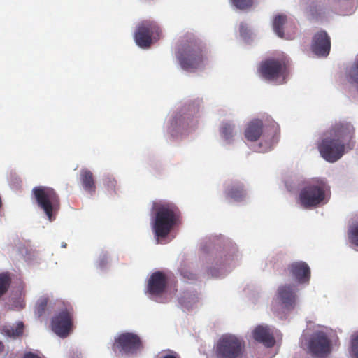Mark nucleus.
Masks as SVG:
<instances>
[{
	"label": "nucleus",
	"mask_w": 358,
	"mask_h": 358,
	"mask_svg": "<svg viewBox=\"0 0 358 358\" xmlns=\"http://www.w3.org/2000/svg\"><path fill=\"white\" fill-rule=\"evenodd\" d=\"M241 255L237 245L230 238L221 237L216 248L200 257L203 274L210 278L226 277L238 264Z\"/></svg>",
	"instance_id": "f257e3e1"
},
{
	"label": "nucleus",
	"mask_w": 358,
	"mask_h": 358,
	"mask_svg": "<svg viewBox=\"0 0 358 358\" xmlns=\"http://www.w3.org/2000/svg\"><path fill=\"white\" fill-rule=\"evenodd\" d=\"M355 130L354 125L349 121L336 122L330 130V136L323 138L318 146L322 158L334 163L340 159L347 150L352 149Z\"/></svg>",
	"instance_id": "f03ea898"
},
{
	"label": "nucleus",
	"mask_w": 358,
	"mask_h": 358,
	"mask_svg": "<svg viewBox=\"0 0 358 358\" xmlns=\"http://www.w3.org/2000/svg\"><path fill=\"white\" fill-rule=\"evenodd\" d=\"M176 62L183 71L196 73L208 64L206 51L202 41L192 33L181 37L174 52Z\"/></svg>",
	"instance_id": "7ed1b4c3"
},
{
	"label": "nucleus",
	"mask_w": 358,
	"mask_h": 358,
	"mask_svg": "<svg viewBox=\"0 0 358 358\" xmlns=\"http://www.w3.org/2000/svg\"><path fill=\"white\" fill-rule=\"evenodd\" d=\"M203 103L201 98L189 99L183 101L173 113L166 125V132L178 140L187 136L197 125L196 115Z\"/></svg>",
	"instance_id": "20e7f679"
},
{
	"label": "nucleus",
	"mask_w": 358,
	"mask_h": 358,
	"mask_svg": "<svg viewBox=\"0 0 358 358\" xmlns=\"http://www.w3.org/2000/svg\"><path fill=\"white\" fill-rule=\"evenodd\" d=\"M151 226L158 244H166L171 241L169 234L180 222V210L170 201H155L152 205Z\"/></svg>",
	"instance_id": "39448f33"
},
{
	"label": "nucleus",
	"mask_w": 358,
	"mask_h": 358,
	"mask_svg": "<svg viewBox=\"0 0 358 358\" xmlns=\"http://www.w3.org/2000/svg\"><path fill=\"white\" fill-rule=\"evenodd\" d=\"M245 138L250 142L259 140L253 147L257 152H266L271 150L279 140V127L270 117L265 116L261 119L250 121L245 130Z\"/></svg>",
	"instance_id": "423d86ee"
},
{
	"label": "nucleus",
	"mask_w": 358,
	"mask_h": 358,
	"mask_svg": "<svg viewBox=\"0 0 358 358\" xmlns=\"http://www.w3.org/2000/svg\"><path fill=\"white\" fill-rule=\"evenodd\" d=\"M329 187L324 178H313L305 182L300 189L297 202L303 208H314L328 202Z\"/></svg>",
	"instance_id": "0eeeda50"
},
{
	"label": "nucleus",
	"mask_w": 358,
	"mask_h": 358,
	"mask_svg": "<svg viewBox=\"0 0 358 358\" xmlns=\"http://www.w3.org/2000/svg\"><path fill=\"white\" fill-rule=\"evenodd\" d=\"M301 339L302 345L313 357H323L331 351L332 343L327 329L316 330L308 336L303 334Z\"/></svg>",
	"instance_id": "6e6552de"
},
{
	"label": "nucleus",
	"mask_w": 358,
	"mask_h": 358,
	"mask_svg": "<svg viewBox=\"0 0 358 358\" xmlns=\"http://www.w3.org/2000/svg\"><path fill=\"white\" fill-rule=\"evenodd\" d=\"M32 194L38 206L43 210L48 220L52 222L59 208V199L55 191L48 187L38 186L32 189Z\"/></svg>",
	"instance_id": "1a4fd4ad"
},
{
	"label": "nucleus",
	"mask_w": 358,
	"mask_h": 358,
	"mask_svg": "<svg viewBox=\"0 0 358 358\" xmlns=\"http://www.w3.org/2000/svg\"><path fill=\"white\" fill-rule=\"evenodd\" d=\"M244 341L233 334L223 335L217 341L215 353L218 358H238L243 352Z\"/></svg>",
	"instance_id": "9d476101"
},
{
	"label": "nucleus",
	"mask_w": 358,
	"mask_h": 358,
	"mask_svg": "<svg viewBox=\"0 0 358 358\" xmlns=\"http://www.w3.org/2000/svg\"><path fill=\"white\" fill-rule=\"evenodd\" d=\"M297 289L294 284H285L278 287L273 298L272 309L277 311L278 308L284 311L290 312L297 305Z\"/></svg>",
	"instance_id": "9b49d317"
},
{
	"label": "nucleus",
	"mask_w": 358,
	"mask_h": 358,
	"mask_svg": "<svg viewBox=\"0 0 358 358\" xmlns=\"http://www.w3.org/2000/svg\"><path fill=\"white\" fill-rule=\"evenodd\" d=\"M262 77L277 85L287 82L288 71L285 64L280 59H269L263 61L259 67Z\"/></svg>",
	"instance_id": "f8f14e48"
},
{
	"label": "nucleus",
	"mask_w": 358,
	"mask_h": 358,
	"mask_svg": "<svg viewBox=\"0 0 358 358\" xmlns=\"http://www.w3.org/2000/svg\"><path fill=\"white\" fill-rule=\"evenodd\" d=\"M141 347V341L137 334L124 332L115 338L113 350L122 356H130L136 354Z\"/></svg>",
	"instance_id": "ddd939ff"
},
{
	"label": "nucleus",
	"mask_w": 358,
	"mask_h": 358,
	"mask_svg": "<svg viewBox=\"0 0 358 358\" xmlns=\"http://www.w3.org/2000/svg\"><path fill=\"white\" fill-rule=\"evenodd\" d=\"M160 29L155 22L143 21L136 27L134 39L136 45L141 48H148L159 38Z\"/></svg>",
	"instance_id": "4468645a"
},
{
	"label": "nucleus",
	"mask_w": 358,
	"mask_h": 358,
	"mask_svg": "<svg viewBox=\"0 0 358 358\" xmlns=\"http://www.w3.org/2000/svg\"><path fill=\"white\" fill-rule=\"evenodd\" d=\"M300 6L312 20L324 22L331 16V10L322 3V0H301Z\"/></svg>",
	"instance_id": "2eb2a0df"
},
{
	"label": "nucleus",
	"mask_w": 358,
	"mask_h": 358,
	"mask_svg": "<svg viewBox=\"0 0 358 358\" xmlns=\"http://www.w3.org/2000/svg\"><path fill=\"white\" fill-rule=\"evenodd\" d=\"M166 285V278L161 271L153 273L148 280L147 292L150 299L158 303H165L164 297Z\"/></svg>",
	"instance_id": "dca6fc26"
},
{
	"label": "nucleus",
	"mask_w": 358,
	"mask_h": 358,
	"mask_svg": "<svg viewBox=\"0 0 358 358\" xmlns=\"http://www.w3.org/2000/svg\"><path fill=\"white\" fill-rule=\"evenodd\" d=\"M51 326L53 332L61 338H66L72 326V313L65 308L56 314L52 319Z\"/></svg>",
	"instance_id": "f3484780"
},
{
	"label": "nucleus",
	"mask_w": 358,
	"mask_h": 358,
	"mask_svg": "<svg viewBox=\"0 0 358 358\" xmlns=\"http://www.w3.org/2000/svg\"><path fill=\"white\" fill-rule=\"evenodd\" d=\"M330 49L331 39L327 31L320 30L313 35L310 50L315 55L326 57L329 55Z\"/></svg>",
	"instance_id": "a211bd4d"
},
{
	"label": "nucleus",
	"mask_w": 358,
	"mask_h": 358,
	"mask_svg": "<svg viewBox=\"0 0 358 358\" xmlns=\"http://www.w3.org/2000/svg\"><path fill=\"white\" fill-rule=\"evenodd\" d=\"M240 129L233 120H224L219 127V134L224 146L233 145L238 137Z\"/></svg>",
	"instance_id": "6ab92c4d"
},
{
	"label": "nucleus",
	"mask_w": 358,
	"mask_h": 358,
	"mask_svg": "<svg viewBox=\"0 0 358 358\" xmlns=\"http://www.w3.org/2000/svg\"><path fill=\"white\" fill-rule=\"evenodd\" d=\"M291 276L298 285H307L310 280V268L303 261L294 262L289 266Z\"/></svg>",
	"instance_id": "aec40b11"
},
{
	"label": "nucleus",
	"mask_w": 358,
	"mask_h": 358,
	"mask_svg": "<svg viewBox=\"0 0 358 358\" xmlns=\"http://www.w3.org/2000/svg\"><path fill=\"white\" fill-rule=\"evenodd\" d=\"M198 302V293L192 287L182 290L178 296V303L183 310H192L196 307Z\"/></svg>",
	"instance_id": "412c9836"
},
{
	"label": "nucleus",
	"mask_w": 358,
	"mask_h": 358,
	"mask_svg": "<svg viewBox=\"0 0 358 358\" xmlns=\"http://www.w3.org/2000/svg\"><path fill=\"white\" fill-rule=\"evenodd\" d=\"M252 335L255 341L262 343L267 348L273 346L275 343L272 329L268 326H257L253 330Z\"/></svg>",
	"instance_id": "4be33fe9"
},
{
	"label": "nucleus",
	"mask_w": 358,
	"mask_h": 358,
	"mask_svg": "<svg viewBox=\"0 0 358 358\" xmlns=\"http://www.w3.org/2000/svg\"><path fill=\"white\" fill-rule=\"evenodd\" d=\"M80 181L83 190L92 196L96 192V183L93 173L86 168H83L80 171Z\"/></svg>",
	"instance_id": "5701e85b"
},
{
	"label": "nucleus",
	"mask_w": 358,
	"mask_h": 358,
	"mask_svg": "<svg viewBox=\"0 0 358 358\" xmlns=\"http://www.w3.org/2000/svg\"><path fill=\"white\" fill-rule=\"evenodd\" d=\"M227 196L234 201H243L247 196L244 185L240 182H234L230 184L225 190Z\"/></svg>",
	"instance_id": "b1692460"
},
{
	"label": "nucleus",
	"mask_w": 358,
	"mask_h": 358,
	"mask_svg": "<svg viewBox=\"0 0 358 358\" xmlns=\"http://www.w3.org/2000/svg\"><path fill=\"white\" fill-rule=\"evenodd\" d=\"M179 265L178 271L182 277V280L186 282H193L196 280L197 274L193 273L190 270V264L188 262L186 256L182 255L179 257Z\"/></svg>",
	"instance_id": "393cba45"
},
{
	"label": "nucleus",
	"mask_w": 358,
	"mask_h": 358,
	"mask_svg": "<svg viewBox=\"0 0 358 358\" xmlns=\"http://www.w3.org/2000/svg\"><path fill=\"white\" fill-rule=\"evenodd\" d=\"M24 324L22 322H18L16 324L6 325L3 327V334L12 338H17L23 334Z\"/></svg>",
	"instance_id": "a878e982"
},
{
	"label": "nucleus",
	"mask_w": 358,
	"mask_h": 358,
	"mask_svg": "<svg viewBox=\"0 0 358 358\" xmlns=\"http://www.w3.org/2000/svg\"><path fill=\"white\" fill-rule=\"evenodd\" d=\"M287 22V16L283 14L276 15L272 22L274 33L280 38H284L283 27Z\"/></svg>",
	"instance_id": "bb28decb"
},
{
	"label": "nucleus",
	"mask_w": 358,
	"mask_h": 358,
	"mask_svg": "<svg viewBox=\"0 0 358 358\" xmlns=\"http://www.w3.org/2000/svg\"><path fill=\"white\" fill-rule=\"evenodd\" d=\"M348 353L350 358H358V331L351 335Z\"/></svg>",
	"instance_id": "cd10ccee"
},
{
	"label": "nucleus",
	"mask_w": 358,
	"mask_h": 358,
	"mask_svg": "<svg viewBox=\"0 0 358 358\" xmlns=\"http://www.w3.org/2000/svg\"><path fill=\"white\" fill-rule=\"evenodd\" d=\"M348 239L352 245L358 247V222L349 226Z\"/></svg>",
	"instance_id": "c85d7f7f"
},
{
	"label": "nucleus",
	"mask_w": 358,
	"mask_h": 358,
	"mask_svg": "<svg viewBox=\"0 0 358 358\" xmlns=\"http://www.w3.org/2000/svg\"><path fill=\"white\" fill-rule=\"evenodd\" d=\"M240 36L245 43H250L252 40V32L245 22H241L239 26Z\"/></svg>",
	"instance_id": "c756f323"
},
{
	"label": "nucleus",
	"mask_w": 358,
	"mask_h": 358,
	"mask_svg": "<svg viewBox=\"0 0 358 358\" xmlns=\"http://www.w3.org/2000/svg\"><path fill=\"white\" fill-rule=\"evenodd\" d=\"M109 262V255L107 252L102 251L97 259L96 267L101 271L107 268Z\"/></svg>",
	"instance_id": "7c9ffc66"
},
{
	"label": "nucleus",
	"mask_w": 358,
	"mask_h": 358,
	"mask_svg": "<svg viewBox=\"0 0 358 358\" xmlns=\"http://www.w3.org/2000/svg\"><path fill=\"white\" fill-rule=\"evenodd\" d=\"M10 279L7 273L0 274V297L3 296L8 289Z\"/></svg>",
	"instance_id": "2f4dec72"
},
{
	"label": "nucleus",
	"mask_w": 358,
	"mask_h": 358,
	"mask_svg": "<svg viewBox=\"0 0 358 358\" xmlns=\"http://www.w3.org/2000/svg\"><path fill=\"white\" fill-rule=\"evenodd\" d=\"M103 182L108 191L115 192L116 187V180L110 174H104L103 176Z\"/></svg>",
	"instance_id": "473e14b6"
},
{
	"label": "nucleus",
	"mask_w": 358,
	"mask_h": 358,
	"mask_svg": "<svg viewBox=\"0 0 358 358\" xmlns=\"http://www.w3.org/2000/svg\"><path fill=\"white\" fill-rule=\"evenodd\" d=\"M232 4L238 9L243 10L253 4V0H231Z\"/></svg>",
	"instance_id": "72a5a7b5"
},
{
	"label": "nucleus",
	"mask_w": 358,
	"mask_h": 358,
	"mask_svg": "<svg viewBox=\"0 0 358 358\" xmlns=\"http://www.w3.org/2000/svg\"><path fill=\"white\" fill-rule=\"evenodd\" d=\"M47 303L48 300L46 298H41L38 299L36 303V313L38 316L42 315L47 306Z\"/></svg>",
	"instance_id": "f704fd0d"
},
{
	"label": "nucleus",
	"mask_w": 358,
	"mask_h": 358,
	"mask_svg": "<svg viewBox=\"0 0 358 358\" xmlns=\"http://www.w3.org/2000/svg\"><path fill=\"white\" fill-rule=\"evenodd\" d=\"M356 6L354 3H350V5L346 8L341 10V14L343 15H350L355 13Z\"/></svg>",
	"instance_id": "c9c22d12"
},
{
	"label": "nucleus",
	"mask_w": 358,
	"mask_h": 358,
	"mask_svg": "<svg viewBox=\"0 0 358 358\" xmlns=\"http://www.w3.org/2000/svg\"><path fill=\"white\" fill-rule=\"evenodd\" d=\"M295 179H292L290 180H286L285 185L286 186L287 189L289 192H294L296 189V184L295 182Z\"/></svg>",
	"instance_id": "e433bc0d"
},
{
	"label": "nucleus",
	"mask_w": 358,
	"mask_h": 358,
	"mask_svg": "<svg viewBox=\"0 0 358 358\" xmlns=\"http://www.w3.org/2000/svg\"><path fill=\"white\" fill-rule=\"evenodd\" d=\"M210 241V239L208 238L207 240H204L200 243V250L204 252H206L208 251L209 245H208V242Z\"/></svg>",
	"instance_id": "4c0bfd02"
},
{
	"label": "nucleus",
	"mask_w": 358,
	"mask_h": 358,
	"mask_svg": "<svg viewBox=\"0 0 358 358\" xmlns=\"http://www.w3.org/2000/svg\"><path fill=\"white\" fill-rule=\"evenodd\" d=\"M24 306V303L23 302V301H22L20 299H17L16 301H14V307L16 308V309H22L23 308Z\"/></svg>",
	"instance_id": "58836bf2"
},
{
	"label": "nucleus",
	"mask_w": 358,
	"mask_h": 358,
	"mask_svg": "<svg viewBox=\"0 0 358 358\" xmlns=\"http://www.w3.org/2000/svg\"><path fill=\"white\" fill-rule=\"evenodd\" d=\"M23 358H40V357L37 355H36L31 352H27L24 354Z\"/></svg>",
	"instance_id": "ea45409f"
},
{
	"label": "nucleus",
	"mask_w": 358,
	"mask_h": 358,
	"mask_svg": "<svg viewBox=\"0 0 358 358\" xmlns=\"http://www.w3.org/2000/svg\"><path fill=\"white\" fill-rule=\"evenodd\" d=\"M162 358H178L176 354H169L163 356Z\"/></svg>",
	"instance_id": "a19ab883"
},
{
	"label": "nucleus",
	"mask_w": 358,
	"mask_h": 358,
	"mask_svg": "<svg viewBox=\"0 0 358 358\" xmlns=\"http://www.w3.org/2000/svg\"><path fill=\"white\" fill-rule=\"evenodd\" d=\"M3 350V343L0 341V352H1Z\"/></svg>",
	"instance_id": "79ce46f5"
},
{
	"label": "nucleus",
	"mask_w": 358,
	"mask_h": 358,
	"mask_svg": "<svg viewBox=\"0 0 358 358\" xmlns=\"http://www.w3.org/2000/svg\"><path fill=\"white\" fill-rule=\"evenodd\" d=\"M62 248H66V243H62Z\"/></svg>",
	"instance_id": "37998d69"
}]
</instances>
